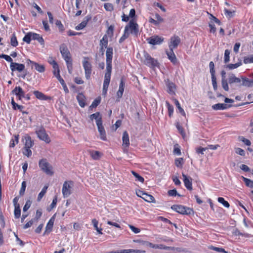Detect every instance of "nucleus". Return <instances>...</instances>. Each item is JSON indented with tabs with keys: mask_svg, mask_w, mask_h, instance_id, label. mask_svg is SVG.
Segmentation results:
<instances>
[{
	"mask_svg": "<svg viewBox=\"0 0 253 253\" xmlns=\"http://www.w3.org/2000/svg\"><path fill=\"white\" fill-rule=\"evenodd\" d=\"M55 214L53 215L51 218L49 219L48 223L46 224V226L45 227V230L44 232L43 233V235H45L46 234H49L50 233L52 230L54 222L55 221Z\"/></svg>",
	"mask_w": 253,
	"mask_h": 253,
	"instance_id": "nucleus-14",
	"label": "nucleus"
},
{
	"mask_svg": "<svg viewBox=\"0 0 253 253\" xmlns=\"http://www.w3.org/2000/svg\"><path fill=\"white\" fill-rule=\"evenodd\" d=\"M39 166L41 169L46 174L52 175L54 173L52 171V166L47 162L46 159H42L39 161Z\"/></svg>",
	"mask_w": 253,
	"mask_h": 253,
	"instance_id": "nucleus-3",
	"label": "nucleus"
},
{
	"mask_svg": "<svg viewBox=\"0 0 253 253\" xmlns=\"http://www.w3.org/2000/svg\"><path fill=\"white\" fill-rule=\"evenodd\" d=\"M174 100V103H175L176 107L178 108L179 112L182 116H185V112H184V110L180 106V104L179 102H178V101L176 99H175Z\"/></svg>",
	"mask_w": 253,
	"mask_h": 253,
	"instance_id": "nucleus-42",
	"label": "nucleus"
},
{
	"mask_svg": "<svg viewBox=\"0 0 253 253\" xmlns=\"http://www.w3.org/2000/svg\"><path fill=\"white\" fill-rule=\"evenodd\" d=\"M166 54L169 59L174 64L177 63V60L174 54L172 48H169L166 50Z\"/></svg>",
	"mask_w": 253,
	"mask_h": 253,
	"instance_id": "nucleus-17",
	"label": "nucleus"
},
{
	"mask_svg": "<svg viewBox=\"0 0 253 253\" xmlns=\"http://www.w3.org/2000/svg\"><path fill=\"white\" fill-rule=\"evenodd\" d=\"M211 81L214 90H216L217 89V84L216 83V79L215 75L211 76Z\"/></svg>",
	"mask_w": 253,
	"mask_h": 253,
	"instance_id": "nucleus-57",
	"label": "nucleus"
},
{
	"mask_svg": "<svg viewBox=\"0 0 253 253\" xmlns=\"http://www.w3.org/2000/svg\"><path fill=\"white\" fill-rule=\"evenodd\" d=\"M73 185V182L72 181H65L64 182L62 192L64 198L69 197L71 194V189Z\"/></svg>",
	"mask_w": 253,
	"mask_h": 253,
	"instance_id": "nucleus-7",
	"label": "nucleus"
},
{
	"mask_svg": "<svg viewBox=\"0 0 253 253\" xmlns=\"http://www.w3.org/2000/svg\"><path fill=\"white\" fill-rule=\"evenodd\" d=\"M241 81V79L239 78H237L234 74H231L229 78L228 83L229 84H232L233 83H239Z\"/></svg>",
	"mask_w": 253,
	"mask_h": 253,
	"instance_id": "nucleus-33",
	"label": "nucleus"
},
{
	"mask_svg": "<svg viewBox=\"0 0 253 253\" xmlns=\"http://www.w3.org/2000/svg\"><path fill=\"white\" fill-rule=\"evenodd\" d=\"M183 163L182 158H177L175 160V164L177 167H181Z\"/></svg>",
	"mask_w": 253,
	"mask_h": 253,
	"instance_id": "nucleus-62",
	"label": "nucleus"
},
{
	"mask_svg": "<svg viewBox=\"0 0 253 253\" xmlns=\"http://www.w3.org/2000/svg\"><path fill=\"white\" fill-rule=\"evenodd\" d=\"M91 17L90 15H87L85 17L83 21L75 27L77 30H80L84 29L87 25L88 22L91 19Z\"/></svg>",
	"mask_w": 253,
	"mask_h": 253,
	"instance_id": "nucleus-23",
	"label": "nucleus"
},
{
	"mask_svg": "<svg viewBox=\"0 0 253 253\" xmlns=\"http://www.w3.org/2000/svg\"><path fill=\"white\" fill-rule=\"evenodd\" d=\"M230 51L228 49H226L224 53V62L225 63L228 62L230 60Z\"/></svg>",
	"mask_w": 253,
	"mask_h": 253,
	"instance_id": "nucleus-55",
	"label": "nucleus"
},
{
	"mask_svg": "<svg viewBox=\"0 0 253 253\" xmlns=\"http://www.w3.org/2000/svg\"><path fill=\"white\" fill-rule=\"evenodd\" d=\"M166 104L168 109L169 115L171 117L173 113V107L168 101H166Z\"/></svg>",
	"mask_w": 253,
	"mask_h": 253,
	"instance_id": "nucleus-46",
	"label": "nucleus"
},
{
	"mask_svg": "<svg viewBox=\"0 0 253 253\" xmlns=\"http://www.w3.org/2000/svg\"><path fill=\"white\" fill-rule=\"evenodd\" d=\"M136 57L143 61L144 64L155 70L156 68H160V64L157 59L152 58L145 50H142L137 52Z\"/></svg>",
	"mask_w": 253,
	"mask_h": 253,
	"instance_id": "nucleus-1",
	"label": "nucleus"
},
{
	"mask_svg": "<svg viewBox=\"0 0 253 253\" xmlns=\"http://www.w3.org/2000/svg\"><path fill=\"white\" fill-rule=\"evenodd\" d=\"M100 45L102 47H107L108 45V37L105 35L102 39L100 41Z\"/></svg>",
	"mask_w": 253,
	"mask_h": 253,
	"instance_id": "nucleus-43",
	"label": "nucleus"
},
{
	"mask_svg": "<svg viewBox=\"0 0 253 253\" xmlns=\"http://www.w3.org/2000/svg\"><path fill=\"white\" fill-rule=\"evenodd\" d=\"M33 40H37L41 45H43L44 40L43 38L39 35L36 33H33Z\"/></svg>",
	"mask_w": 253,
	"mask_h": 253,
	"instance_id": "nucleus-34",
	"label": "nucleus"
},
{
	"mask_svg": "<svg viewBox=\"0 0 253 253\" xmlns=\"http://www.w3.org/2000/svg\"><path fill=\"white\" fill-rule=\"evenodd\" d=\"M243 181L246 184V185L249 187L251 188H253V181L251 179L244 177V176H242Z\"/></svg>",
	"mask_w": 253,
	"mask_h": 253,
	"instance_id": "nucleus-40",
	"label": "nucleus"
},
{
	"mask_svg": "<svg viewBox=\"0 0 253 253\" xmlns=\"http://www.w3.org/2000/svg\"><path fill=\"white\" fill-rule=\"evenodd\" d=\"M176 127L178 130L179 131V133L181 134L183 137H184V136L185 135V133L184 132L183 127L179 125L178 123H177L176 125Z\"/></svg>",
	"mask_w": 253,
	"mask_h": 253,
	"instance_id": "nucleus-59",
	"label": "nucleus"
},
{
	"mask_svg": "<svg viewBox=\"0 0 253 253\" xmlns=\"http://www.w3.org/2000/svg\"><path fill=\"white\" fill-rule=\"evenodd\" d=\"M100 103V99L96 98L93 100L91 105L89 106V108L91 109L93 108L96 107Z\"/></svg>",
	"mask_w": 253,
	"mask_h": 253,
	"instance_id": "nucleus-51",
	"label": "nucleus"
},
{
	"mask_svg": "<svg viewBox=\"0 0 253 253\" xmlns=\"http://www.w3.org/2000/svg\"><path fill=\"white\" fill-rule=\"evenodd\" d=\"M49 63L52 65L54 70H57V72H60L58 65L54 60H52V62L49 61Z\"/></svg>",
	"mask_w": 253,
	"mask_h": 253,
	"instance_id": "nucleus-54",
	"label": "nucleus"
},
{
	"mask_svg": "<svg viewBox=\"0 0 253 253\" xmlns=\"http://www.w3.org/2000/svg\"><path fill=\"white\" fill-rule=\"evenodd\" d=\"M241 65V62H238L235 64H230L227 65V68H229L230 70H232L234 69H236L239 67Z\"/></svg>",
	"mask_w": 253,
	"mask_h": 253,
	"instance_id": "nucleus-56",
	"label": "nucleus"
},
{
	"mask_svg": "<svg viewBox=\"0 0 253 253\" xmlns=\"http://www.w3.org/2000/svg\"><path fill=\"white\" fill-rule=\"evenodd\" d=\"M224 11L225 15L228 18H231V17H233L234 15V12H235L234 11H231L228 10L226 8H225Z\"/></svg>",
	"mask_w": 253,
	"mask_h": 253,
	"instance_id": "nucleus-61",
	"label": "nucleus"
},
{
	"mask_svg": "<svg viewBox=\"0 0 253 253\" xmlns=\"http://www.w3.org/2000/svg\"><path fill=\"white\" fill-rule=\"evenodd\" d=\"M210 71L211 76L215 75L214 64L212 61H211L209 63Z\"/></svg>",
	"mask_w": 253,
	"mask_h": 253,
	"instance_id": "nucleus-58",
	"label": "nucleus"
},
{
	"mask_svg": "<svg viewBox=\"0 0 253 253\" xmlns=\"http://www.w3.org/2000/svg\"><path fill=\"white\" fill-rule=\"evenodd\" d=\"M89 118L91 121H93L94 119L96 121V125L97 123L100 124L102 123L101 116L98 112L90 115Z\"/></svg>",
	"mask_w": 253,
	"mask_h": 253,
	"instance_id": "nucleus-25",
	"label": "nucleus"
},
{
	"mask_svg": "<svg viewBox=\"0 0 253 253\" xmlns=\"http://www.w3.org/2000/svg\"><path fill=\"white\" fill-rule=\"evenodd\" d=\"M114 29V26L110 25L108 27V28L106 31V34L105 35H107V37H109L110 38L112 37L113 35Z\"/></svg>",
	"mask_w": 253,
	"mask_h": 253,
	"instance_id": "nucleus-48",
	"label": "nucleus"
},
{
	"mask_svg": "<svg viewBox=\"0 0 253 253\" xmlns=\"http://www.w3.org/2000/svg\"><path fill=\"white\" fill-rule=\"evenodd\" d=\"M139 193H142V196L139 195L138 193H137V195L140 197H141L145 201L150 203L155 202V198L153 196L145 193L141 190H139Z\"/></svg>",
	"mask_w": 253,
	"mask_h": 253,
	"instance_id": "nucleus-16",
	"label": "nucleus"
},
{
	"mask_svg": "<svg viewBox=\"0 0 253 253\" xmlns=\"http://www.w3.org/2000/svg\"><path fill=\"white\" fill-rule=\"evenodd\" d=\"M88 60V58L84 57L83 61V65L85 71V78L87 80L90 78L92 71V65Z\"/></svg>",
	"mask_w": 253,
	"mask_h": 253,
	"instance_id": "nucleus-8",
	"label": "nucleus"
},
{
	"mask_svg": "<svg viewBox=\"0 0 253 253\" xmlns=\"http://www.w3.org/2000/svg\"><path fill=\"white\" fill-rule=\"evenodd\" d=\"M148 42L152 45L161 44L164 41V38L158 36H153L147 39Z\"/></svg>",
	"mask_w": 253,
	"mask_h": 253,
	"instance_id": "nucleus-13",
	"label": "nucleus"
},
{
	"mask_svg": "<svg viewBox=\"0 0 253 253\" xmlns=\"http://www.w3.org/2000/svg\"><path fill=\"white\" fill-rule=\"evenodd\" d=\"M14 217L15 218H19L21 215V209L20 208V206H17L16 207H14Z\"/></svg>",
	"mask_w": 253,
	"mask_h": 253,
	"instance_id": "nucleus-41",
	"label": "nucleus"
},
{
	"mask_svg": "<svg viewBox=\"0 0 253 253\" xmlns=\"http://www.w3.org/2000/svg\"><path fill=\"white\" fill-rule=\"evenodd\" d=\"M47 188H48L47 186H44L43 187V188H42V190L41 192L38 195V198H37V201H38L39 202V201H40L41 200L42 198L43 197V196L45 194Z\"/></svg>",
	"mask_w": 253,
	"mask_h": 253,
	"instance_id": "nucleus-38",
	"label": "nucleus"
},
{
	"mask_svg": "<svg viewBox=\"0 0 253 253\" xmlns=\"http://www.w3.org/2000/svg\"><path fill=\"white\" fill-rule=\"evenodd\" d=\"M104 6L106 10L108 11H112L114 9L113 5L110 3H105Z\"/></svg>",
	"mask_w": 253,
	"mask_h": 253,
	"instance_id": "nucleus-60",
	"label": "nucleus"
},
{
	"mask_svg": "<svg viewBox=\"0 0 253 253\" xmlns=\"http://www.w3.org/2000/svg\"><path fill=\"white\" fill-rule=\"evenodd\" d=\"M131 173L133 175V176L135 177L136 181H138L141 182L142 183H143L144 182V178L143 177H142L141 176H140L138 173H137V172H136L134 171H131Z\"/></svg>",
	"mask_w": 253,
	"mask_h": 253,
	"instance_id": "nucleus-44",
	"label": "nucleus"
},
{
	"mask_svg": "<svg viewBox=\"0 0 253 253\" xmlns=\"http://www.w3.org/2000/svg\"><path fill=\"white\" fill-rule=\"evenodd\" d=\"M89 153L92 158L95 160H99L102 156V154L97 151H90Z\"/></svg>",
	"mask_w": 253,
	"mask_h": 253,
	"instance_id": "nucleus-32",
	"label": "nucleus"
},
{
	"mask_svg": "<svg viewBox=\"0 0 253 253\" xmlns=\"http://www.w3.org/2000/svg\"><path fill=\"white\" fill-rule=\"evenodd\" d=\"M244 62L245 64L253 63V55H251L244 57Z\"/></svg>",
	"mask_w": 253,
	"mask_h": 253,
	"instance_id": "nucleus-53",
	"label": "nucleus"
},
{
	"mask_svg": "<svg viewBox=\"0 0 253 253\" xmlns=\"http://www.w3.org/2000/svg\"><path fill=\"white\" fill-rule=\"evenodd\" d=\"M57 202V196H55L53 198V199L52 200L51 204L50 205L49 208H47V211H50L52 209L54 208L56 206Z\"/></svg>",
	"mask_w": 253,
	"mask_h": 253,
	"instance_id": "nucleus-45",
	"label": "nucleus"
},
{
	"mask_svg": "<svg viewBox=\"0 0 253 253\" xmlns=\"http://www.w3.org/2000/svg\"><path fill=\"white\" fill-rule=\"evenodd\" d=\"M27 63L31 66L32 69L34 68L39 73H43L45 70V66L42 64H40L30 60H28Z\"/></svg>",
	"mask_w": 253,
	"mask_h": 253,
	"instance_id": "nucleus-11",
	"label": "nucleus"
},
{
	"mask_svg": "<svg viewBox=\"0 0 253 253\" xmlns=\"http://www.w3.org/2000/svg\"><path fill=\"white\" fill-rule=\"evenodd\" d=\"M25 148H31L34 145V141L32 140L30 136H27L25 137Z\"/></svg>",
	"mask_w": 253,
	"mask_h": 253,
	"instance_id": "nucleus-31",
	"label": "nucleus"
},
{
	"mask_svg": "<svg viewBox=\"0 0 253 253\" xmlns=\"http://www.w3.org/2000/svg\"><path fill=\"white\" fill-rule=\"evenodd\" d=\"M10 68L12 71L17 70L21 72L25 69V65L23 64L11 62L10 63Z\"/></svg>",
	"mask_w": 253,
	"mask_h": 253,
	"instance_id": "nucleus-20",
	"label": "nucleus"
},
{
	"mask_svg": "<svg viewBox=\"0 0 253 253\" xmlns=\"http://www.w3.org/2000/svg\"><path fill=\"white\" fill-rule=\"evenodd\" d=\"M111 71H106L103 85V94H106L110 82Z\"/></svg>",
	"mask_w": 253,
	"mask_h": 253,
	"instance_id": "nucleus-10",
	"label": "nucleus"
},
{
	"mask_svg": "<svg viewBox=\"0 0 253 253\" xmlns=\"http://www.w3.org/2000/svg\"><path fill=\"white\" fill-rule=\"evenodd\" d=\"M33 38V33H29L25 37L23 38V41L26 42L27 43H30L31 40Z\"/></svg>",
	"mask_w": 253,
	"mask_h": 253,
	"instance_id": "nucleus-49",
	"label": "nucleus"
},
{
	"mask_svg": "<svg viewBox=\"0 0 253 253\" xmlns=\"http://www.w3.org/2000/svg\"><path fill=\"white\" fill-rule=\"evenodd\" d=\"M32 204V202L28 200L26 202L25 205H24L23 211L24 212L26 211L30 207Z\"/></svg>",
	"mask_w": 253,
	"mask_h": 253,
	"instance_id": "nucleus-64",
	"label": "nucleus"
},
{
	"mask_svg": "<svg viewBox=\"0 0 253 253\" xmlns=\"http://www.w3.org/2000/svg\"><path fill=\"white\" fill-rule=\"evenodd\" d=\"M11 105L12 106V108L14 110L18 109L20 111H22V110L24 108V106L22 105H19L18 104L16 103L14 100L13 98L11 99Z\"/></svg>",
	"mask_w": 253,
	"mask_h": 253,
	"instance_id": "nucleus-37",
	"label": "nucleus"
},
{
	"mask_svg": "<svg viewBox=\"0 0 253 253\" xmlns=\"http://www.w3.org/2000/svg\"><path fill=\"white\" fill-rule=\"evenodd\" d=\"M125 31L135 36H137L139 32L138 25L131 19L129 21L128 24L126 26Z\"/></svg>",
	"mask_w": 253,
	"mask_h": 253,
	"instance_id": "nucleus-5",
	"label": "nucleus"
},
{
	"mask_svg": "<svg viewBox=\"0 0 253 253\" xmlns=\"http://www.w3.org/2000/svg\"><path fill=\"white\" fill-rule=\"evenodd\" d=\"M171 209L181 214L190 215L194 213L192 209L182 205H173Z\"/></svg>",
	"mask_w": 253,
	"mask_h": 253,
	"instance_id": "nucleus-4",
	"label": "nucleus"
},
{
	"mask_svg": "<svg viewBox=\"0 0 253 253\" xmlns=\"http://www.w3.org/2000/svg\"><path fill=\"white\" fill-rule=\"evenodd\" d=\"M145 252V251L140 250H133V249H127V250H121L116 251L108 252L105 253H142Z\"/></svg>",
	"mask_w": 253,
	"mask_h": 253,
	"instance_id": "nucleus-18",
	"label": "nucleus"
},
{
	"mask_svg": "<svg viewBox=\"0 0 253 253\" xmlns=\"http://www.w3.org/2000/svg\"><path fill=\"white\" fill-rule=\"evenodd\" d=\"M33 93L35 95L36 97L40 100H46L48 98L46 95H45L43 93L39 91H34L33 92Z\"/></svg>",
	"mask_w": 253,
	"mask_h": 253,
	"instance_id": "nucleus-29",
	"label": "nucleus"
},
{
	"mask_svg": "<svg viewBox=\"0 0 253 253\" xmlns=\"http://www.w3.org/2000/svg\"><path fill=\"white\" fill-rule=\"evenodd\" d=\"M92 223L93 225L94 228L97 231V232L100 234H102V228H99L98 227V221L96 219H93L92 220Z\"/></svg>",
	"mask_w": 253,
	"mask_h": 253,
	"instance_id": "nucleus-39",
	"label": "nucleus"
},
{
	"mask_svg": "<svg viewBox=\"0 0 253 253\" xmlns=\"http://www.w3.org/2000/svg\"><path fill=\"white\" fill-rule=\"evenodd\" d=\"M222 86L223 88L226 91H228L229 89L228 82L226 80L221 81Z\"/></svg>",
	"mask_w": 253,
	"mask_h": 253,
	"instance_id": "nucleus-63",
	"label": "nucleus"
},
{
	"mask_svg": "<svg viewBox=\"0 0 253 253\" xmlns=\"http://www.w3.org/2000/svg\"><path fill=\"white\" fill-rule=\"evenodd\" d=\"M233 106L231 104H227L225 103H217L212 106V108L213 110H225L228 108H229Z\"/></svg>",
	"mask_w": 253,
	"mask_h": 253,
	"instance_id": "nucleus-21",
	"label": "nucleus"
},
{
	"mask_svg": "<svg viewBox=\"0 0 253 253\" xmlns=\"http://www.w3.org/2000/svg\"><path fill=\"white\" fill-rule=\"evenodd\" d=\"M242 85L248 87L252 86V80H250L247 78H242Z\"/></svg>",
	"mask_w": 253,
	"mask_h": 253,
	"instance_id": "nucleus-36",
	"label": "nucleus"
},
{
	"mask_svg": "<svg viewBox=\"0 0 253 253\" xmlns=\"http://www.w3.org/2000/svg\"><path fill=\"white\" fill-rule=\"evenodd\" d=\"M11 93L15 94L18 99L21 100L23 97H25V92L20 86H16L12 90Z\"/></svg>",
	"mask_w": 253,
	"mask_h": 253,
	"instance_id": "nucleus-12",
	"label": "nucleus"
},
{
	"mask_svg": "<svg viewBox=\"0 0 253 253\" xmlns=\"http://www.w3.org/2000/svg\"><path fill=\"white\" fill-rule=\"evenodd\" d=\"M145 245L151 248H154V249H163V250H172V247L166 246H165L162 244H160V245L153 244L149 242H146Z\"/></svg>",
	"mask_w": 253,
	"mask_h": 253,
	"instance_id": "nucleus-15",
	"label": "nucleus"
},
{
	"mask_svg": "<svg viewBox=\"0 0 253 253\" xmlns=\"http://www.w3.org/2000/svg\"><path fill=\"white\" fill-rule=\"evenodd\" d=\"M60 52L65 60L69 74H72L73 70L72 60L70 51L68 48H60Z\"/></svg>",
	"mask_w": 253,
	"mask_h": 253,
	"instance_id": "nucleus-2",
	"label": "nucleus"
},
{
	"mask_svg": "<svg viewBox=\"0 0 253 253\" xmlns=\"http://www.w3.org/2000/svg\"><path fill=\"white\" fill-rule=\"evenodd\" d=\"M167 86L168 88L167 91L169 94L171 95L175 94V85L174 84L168 82L167 83Z\"/></svg>",
	"mask_w": 253,
	"mask_h": 253,
	"instance_id": "nucleus-27",
	"label": "nucleus"
},
{
	"mask_svg": "<svg viewBox=\"0 0 253 253\" xmlns=\"http://www.w3.org/2000/svg\"><path fill=\"white\" fill-rule=\"evenodd\" d=\"M125 88V82L124 78H122L121 80L120 84L119 85V88L117 93V95L118 98H121L122 97Z\"/></svg>",
	"mask_w": 253,
	"mask_h": 253,
	"instance_id": "nucleus-26",
	"label": "nucleus"
},
{
	"mask_svg": "<svg viewBox=\"0 0 253 253\" xmlns=\"http://www.w3.org/2000/svg\"><path fill=\"white\" fill-rule=\"evenodd\" d=\"M122 139L123 145H125L126 147H128L129 145V136L126 131L123 133Z\"/></svg>",
	"mask_w": 253,
	"mask_h": 253,
	"instance_id": "nucleus-30",
	"label": "nucleus"
},
{
	"mask_svg": "<svg viewBox=\"0 0 253 253\" xmlns=\"http://www.w3.org/2000/svg\"><path fill=\"white\" fill-rule=\"evenodd\" d=\"M217 200L219 203L222 204L225 207L227 208H229L230 204L227 201H225L223 198L218 197Z\"/></svg>",
	"mask_w": 253,
	"mask_h": 253,
	"instance_id": "nucleus-47",
	"label": "nucleus"
},
{
	"mask_svg": "<svg viewBox=\"0 0 253 253\" xmlns=\"http://www.w3.org/2000/svg\"><path fill=\"white\" fill-rule=\"evenodd\" d=\"M13 136L14 138H12L10 142V147H14L15 146V144H18L19 142V135H14Z\"/></svg>",
	"mask_w": 253,
	"mask_h": 253,
	"instance_id": "nucleus-35",
	"label": "nucleus"
},
{
	"mask_svg": "<svg viewBox=\"0 0 253 253\" xmlns=\"http://www.w3.org/2000/svg\"><path fill=\"white\" fill-rule=\"evenodd\" d=\"M26 188V181H24L22 182L21 184V187L19 191V194L21 196H22L24 195L25 190Z\"/></svg>",
	"mask_w": 253,
	"mask_h": 253,
	"instance_id": "nucleus-52",
	"label": "nucleus"
},
{
	"mask_svg": "<svg viewBox=\"0 0 253 253\" xmlns=\"http://www.w3.org/2000/svg\"><path fill=\"white\" fill-rule=\"evenodd\" d=\"M36 133L40 140L44 141L46 143H49L50 142V139L43 126H41L37 129L36 130Z\"/></svg>",
	"mask_w": 253,
	"mask_h": 253,
	"instance_id": "nucleus-6",
	"label": "nucleus"
},
{
	"mask_svg": "<svg viewBox=\"0 0 253 253\" xmlns=\"http://www.w3.org/2000/svg\"><path fill=\"white\" fill-rule=\"evenodd\" d=\"M106 55V71H112V60L113 56V48H107Z\"/></svg>",
	"mask_w": 253,
	"mask_h": 253,
	"instance_id": "nucleus-9",
	"label": "nucleus"
},
{
	"mask_svg": "<svg viewBox=\"0 0 253 253\" xmlns=\"http://www.w3.org/2000/svg\"><path fill=\"white\" fill-rule=\"evenodd\" d=\"M77 99L81 107H84L85 106V96L82 93L78 94Z\"/></svg>",
	"mask_w": 253,
	"mask_h": 253,
	"instance_id": "nucleus-28",
	"label": "nucleus"
},
{
	"mask_svg": "<svg viewBox=\"0 0 253 253\" xmlns=\"http://www.w3.org/2000/svg\"><path fill=\"white\" fill-rule=\"evenodd\" d=\"M170 42L169 44V47H176L180 42V39L178 36H174L171 37Z\"/></svg>",
	"mask_w": 253,
	"mask_h": 253,
	"instance_id": "nucleus-22",
	"label": "nucleus"
},
{
	"mask_svg": "<svg viewBox=\"0 0 253 253\" xmlns=\"http://www.w3.org/2000/svg\"><path fill=\"white\" fill-rule=\"evenodd\" d=\"M182 176L183 177V182L184 185L186 188L189 190H191L192 189V179L190 177L186 176L183 173H182Z\"/></svg>",
	"mask_w": 253,
	"mask_h": 253,
	"instance_id": "nucleus-19",
	"label": "nucleus"
},
{
	"mask_svg": "<svg viewBox=\"0 0 253 253\" xmlns=\"http://www.w3.org/2000/svg\"><path fill=\"white\" fill-rule=\"evenodd\" d=\"M97 128L98 131L100 134V138L103 140H106V132L105 130L104 129V128L103 126H102V123L97 124Z\"/></svg>",
	"mask_w": 253,
	"mask_h": 253,
	"instance_id": "nucleus-24",
	"label": "nucleus"
},
{
	"mask_svg": "<svg viewBox=\"0 0 253 253\" xmlns=\"http://www.w3.org/2000/svg\"><path fill=\"white\" fill-rule=\"evenodd\" d=\"M210 249L212 250H213L214 251L219 252V253H228L224 249L221 248L215 247L211 246L210 247Z\"/></svg>",
	"mask_w": 253,
	"mask_h": 253,
	"instance_id": "nucleus-50",
	"label": "nucleus"
}]
</instances>
